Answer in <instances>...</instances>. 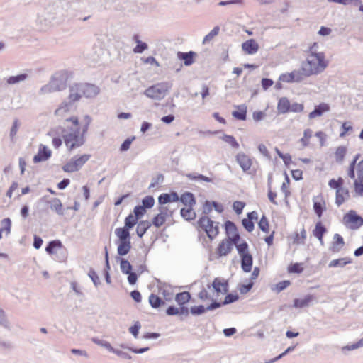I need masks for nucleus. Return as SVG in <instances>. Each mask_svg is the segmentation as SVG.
Listing matches in <instances>:
<instances>
[{"instance_id":"61","label":"nucleus","mask_w":363,"mask_h":363,"mask_svg":"<svg viewBox=\"0 0 363 363\" xmlns=\"http://www.w3.org/2000/svg\"><path fill=\"white\" fill-rule=\"evenodd\" d=\"M254 285L253 281H250L248 284H240L238 286V289L241 294H245L249 292Z\"/></svg>"},{"instance_id":"34","label":"nucleus","mask_w":363,"mask_h":363,"mask_svg":"<svg viewBox=\"0 0 363 363\" xmlns=\"http://www.w3.org/2000/svg\"><path fill=\"white\" fill-rule=\"evenodd\" d=\"M50 203L51 210L55 211L58 215H64V210L62 209V204L58 198H54L49 201Z\"/></svg>"},{"instance_id":"42","label":"nucleus","mask_w":363,"mask_h":363,"mask_svg":"<svg viewBox=\"0 0 363 363\" xmlns=\"http://www.w3.org/2000/svg\"><path fill=\"white\" fill-rule=\"evenodd\" d=\"M235 245H236L238 252L240 257H242L246 254H250L248 250L249 246L246 241L244 240L240 244H238V242L237 244Z\"/></svg>"},{"instance_id":"54","label":"nucleus","mask_w":363,"mask_h":363,"mask_svg":"<svg viewBox=\"0 0 363 363\" xmlns=\"http://www.w3.org/2000/svg\"><path fill=\"white\" fill-rule=\"evenodd\" d=\"M155 204V199L152 196H146L142 199V206L145 209L151 208Z\"/></svg>"},{"instance_id":"17","label":"nucleus","mask_w":363,"mask_h":363,"mask_svg":"<svg viewBox=\"0 0 363 363\" xmlns=\"http://www.w3.org/2000/svg\"><path fill=\"white\" fill-rule=\"evenodd\" d=\"M234 243L228 240H223L218 245L216 249V253L219 257L228 255L233 250V245Z\"/></svg>"},{"instance_id":"58","label":"nucleus","mask_w":363,"mask_h":363,"mask_svg":"<svg viewBox=\"0 0 363 363\" xmlns=\"http://www.w3.org/2000/svg\"><path fill=\"white\" fill-rule=\"evenodd\" d=\"M296 345H293V346H290L284 352H283L281 354H280L279 355H278L277 357H276L275 358H273V359H269V361L266 362L265 363H274L276 361L281 359L283 357H284L285 355H286L287 354H289V352H292L294 350V349L296 348Z\"/></svg>"},{"instance_id":"14","label":"nucleus","mask_w":363,"mask_h":363,"mask_svg":"<svg viewBox=\"0 0 363 363\" xmlns=\"http://www.w3.org/2000/svg\"><path fill=\"white\" fill-rule=\"evenodd\" d=\"M83 96L91 99L95 98L100 92V88L90 83H81Z\"/></svg>"},{"instance_id":"21","label":"nucleus","mask_w":363,"mask_h":363,"mask_svg":"<svg viewBox=\"0 0 363 363\" xmlns=\"http://www.w3.org/2000/svg\"><path fill=\"white\" fill-rule=\"evenodd\" d=\"M242 50L249 55L255 54L259 49L258 43L253 39H250L242 44Z\"/></svg>"},{"instance_id":"35","label":"nucleus","mask_w":363,"mask_h":363,"mask_svg":"<svg viewBox=\"0 0 363 363\" xmlns=\"http://www.w3.org/2000/svg\"><path fill=\"white\" fill-rule=\"evenodd\" d=\"M149 303L153 308H159L160 307L165 305V302L160 296L154 294H151L150 295Z\"/></svg>"},{"instance_id":"62","label":"nucleus","mask_w":363,"mask_h":363,"mask_svg":"<svg viewBox=\"0 0 363 363\" xmlns=\"http://www.w3.org/2000/svg\"><path fill=\"white\" fill-rule=\"evenodd\" d=\"M245 206V203L242 201H236L233 203V208L238 215L242 213Z\"/></svg>"},{"instance_id":"59","label":"nucleus","mask_w":363,"mask_h":363,"mask_svg":"<svg viewBox=\"0 0 363 363\" xmlns=\"http://www.w3.org/2000/svg\"><path fill=\"white\" fill-rule=\"evenodd\" d=\"M140 328L141 323L139 321H135L134 324L129 328L128 331L135 338H137L138 337L139 330Z\"/></svg>"},{"instance_id":"15","label":"nucleus","mask_w":363,"mask_h":363,"mask_svg":"<svg viewBox=\"0 0 363 363\" xmlns=\"http://www.w3.org/2000/svg\"><path fill=\"white\" fill-rule=\"evenodd\" d=\"M51 151L46 145H40L38 153L33 157V162L38 163L46 161L51 157Z\"/></svg>"},{"instance_id":"36","label":"nucleus","mask_w":363,"mask_h":363,"mask_svg":"<svg viewBox=\"0 0 363 363\" xmlns=\"http://www.w3.org/2000/svg\"><path fill=\"white\" fill-rule=\"evenodd\" d=\"M352 262V259L349 257H343V258H339L337 259L332 260L329 264L328 267L330 268L332 267H343L346 264H350Z\"/></svg>"},{"instance_id":"46","label":"nucleus","mask_w":363,"mask_h":363,"mask_svg":"<svg viewBox=\"0 0 363 363\" xmlns=\"http://www.w3.org/2000/svg\"><path fill=\"white\" fill-rule=\"evenodd\" d=\"M318 43L315 42L313 43L310 47H309V52L310 55L308 56H311V57H317L318 55H322L323 58L325 59V54L322 52H318Z\"/></svg>"},{"instance_id":"29","label":"nucleus","mask_w":363,"mask_h":363,"mask_svg":"<svg viewBox=\"0 0 363 363\" xmlns=\"http://www.w3.org/2000/svg\"><path fill=\"white\" fill-rule=\"evenodd\" d=\"M152 223L149 222L148 220H140L138 222L137 228H136V233L137 235L141 238L143 237V235L145 234L147 230L151 227Z\"/></svg>"},{"instance_id":"56","label":"nucleus","mask_w":363,"mask_h":363,"mask_svg":"<svg viewBox=\"0 0 363 363\" xmlns=\"http://www.w3.org/2000/svg\"><path fill=\"white\" fill-rule=\"evenodd\" d=\"M238 299L239 296L237 294H227L224 298V301H223V304H224V306L228 305L237 301Z\"/></svg>"},{"instance_id":"60","label":"nucleus","mask_w":363,"mask_h":363,"mask_svg":"<svg viewBox=\"0 0 363 363\" xmlns=\"http://www.w3.org/2000/svg\"><path fill=\"white\" fill-rule=\"evenodd\" d=\"M88 276L90 277L96 287L101 284L99 277L94 269H90Z\"/></svg>"},{"instance_id":"38","label":"nucleus","mask_w":363,"mask_h":363,"mask_svg":"<svg viewBox=\"0 0 363 363\" xmlns=\"http://www.w3.org/2000/svg\"><path fill=\"white\" fill-rule=\"evenodd\" d=\"M111 269L110 264H109V257H108V253L106 247H105V268H104V277L106 282L107 284L111 283V279L109 274V270Z\"/></svg>"},{"instance_id":"6","label":"nucleus","mask_w":363,"mask_h":363,"mask_svg":"<svg viewBox=\"0 0 363 363\" xmlns=\"http://www.w3.org/2000/svg\"><path fill=\"white\" fill-rule=\"evenodd\" d=\"M171 88L172 84L169 82L157 83L147 88L145 91V94L149 98L161 100L165 97Z\"/></svg>"},{"instance_id":"51","label":"nucleus","mask_w":363,"mask_h":363,"mask_svg":"<svg viewBox=\"0 0 363 363\" xmlns=\"http://www.w3.org/2000/svg\"><path fill=\"white\" fill-rule=\"evenodd\" d=\"M312 130L310 128H307L303 132V137L300 139V143L303 147H307L309 144V139L312 136Z\"/></svg>"},{"instance_id":"24","label":"nucleus","mask_w":363,"mask_h":363,"mask_svg":"<svg viewBox=\"0 0 363 363\" xmlns=\"http://www.w3.org/2000/svg\"><path fill=\"white\" fill-rule=\"evenodd\" d=\"M238 110L232 112V116L240 121H245L247 118V108L245 104L236 106Z\"/></svg>"},{"instance_id":"28","label":"nucleus","mask_w":363,"mask_h":363,"mask_svg":"<svg viewBox=\"0 0 363 363\" xmlns=\"http://www.w3.org/2000/svg\"><path fill=\"white\" fill-rule=\"evenodd\" d=\"M29 77L27 73H21L15 76H10L6 79V84L9 85L17 84L26 81Z\"/></svg>"},{"instance_id":"25","label":"nucleus","mask_w":363,"mask_h":363,"mask_svg":"<svg viewBox=\"0 0 363 363\" xmlns=\"http://www.w3.org/2000/svg\"><path fill=\"white\" fill-rule=\"evenodd\" d=\"M179 201L189 207H191V206H195L196 203L194 194L189 191H186L182 194Z\"/></svg>"},{"instance_id":"10","label":"nucleus","mask_w":363,"mask_h":363,"mask_svg":"<svg viewBox=\"0 0 363 363\" xmlns=\"http://www.w3.org/2000/svg\"><path fill=\"white\" fill-rule=\"evenodd\" d=\"M224 227L228 237L227 240L237 244L240 240V235L236 225L231 220H227L224 223Z\"/></svg>"},{"instance_id":"5","label":"nucleus","mask_w":363,"mask_h":363,"mask_svg":"<svg viewBox=\"0 0 363 363\" xmlns=\"http://www.w3.org/2000/svg\"><path fill=\"white\" fill-rule=\"evenodd\" d=\"M197 225L206 233L211 240L216 238L219 233V223L212 220L207 216H201L197 221Z\"/></svg>"},{"instance_id":"4","label":"nucleus","mask_w":363,"mask_h":363,"mask_svg":"<svg viewBox=\"0 0 363 363\" xmlns=\"http://www.w3.org/2000/svg\"><path fill=\"white\" fill-rule=\"evenodd\" d=\"M69 94L67 99L63 101L60 106L55 111V114L56 116L61 115L63 111H69L73 107L74 104L76 101H79V99L83 96L81 83H75L69 86Z\"/></svg>"},{"instance_id":"16","label":"nucleus","mask_w":363,"mask_h":363,"mask_svg":"<svg viewBox=\"0 0 363 363\" xmlns=\"http://www.w3.org/2000/svg\"><path fill=\"white\" fill-rule=\"evenodd\" d=\"M160 213L157 214L152 220V225L155 226L156 228L161 227L164 222L166 221V218L167 216V207H160L159 208Z\"/></svg>"},{"instance_id":"43","label":"nucleus","mask_w":363,"mask_h":363,"mask_svg":"<svg viewBox=\"0 0 363 363\" xmlns=\"http://www.w3.org/2000/svg\"><path fill=\"white\" fill-rule=\"evenodd\" d=\"M11 220L9 218H6L1 220L0 230H2L3 233L5 232L6 235H8L11 233Z\"/></svg>"},{"instance_id":"45","label":"nucleus","mask_w":363,"mask_h":363,"mask_svg":"<svg viewBox=\"0 0 363 363\" xmlns=\"http://www.w3.org/2000/svg\"><path fill=\"white\" fill-rule=\"evenodd\" d=\"M259 229L264 233H268L269 230V224L268 218L265 215H262L260 220L258 223Z\"/></svg>"},{"instance_id":"19","label":"nucleus","mask_w":363,"mask_h":363,"mask_svg":"<svg viewBox=\"0 0 363 363\" xmlns=\"http://www.w3.org/2000/svg\"><path fill=\"white\" fill-rule=\"evenodd\" d=\"M330 110V106L325 103H321L315 106L313 111H311L308 118L310 119L315 118L316 117L321 116L325 112H327Z\"/></svg>"},{"instance_id":"31","label":"nucleus","mask_w":363,"mask_h":363,"mask_svg":"<svg viewBox=\"0 0 363 363\" xmlns=\"http://www.w3.org/2000/svg\"><path fill=\"white\" fill-rule=\"evenodd\" d=\"M194 206L188 208H182L180 210L181 216L186 220L191 221L196 218V214L193 210Z\"/></svg>"},{"instance_id":"63","label":"nucleus","mask_w":363,"mask_h":363,"mask_svg":"<svg viewBox=\"0 0 363 363\" xmlns=\"http://www.w3.org/2000/svg\"><path fill=\"white\" fill-rule=\"evenodd\" d=\"M361 347H363V337L362 339H360L358 342H357L354 344L348 345L343 347L342 351L343 352L345 350L350 351V350H353L357 349Z\"/></svg>"},{"instance_id":"27","label":"nucleus","mask_w":363,"mask_h":363,"mask_svg":"<svg viewBox=\"0 0 363 363\" xmlns=\"http://www.w3.org/2000/svg\"><path fill=\"white\" fill-rule=\"evenodd\" d=\"M277 111L281 114L290 112V101L288 98L281 97L279 99L277 104Z\"/></svg>"},{"instance_id":"8","label":"nucleus","mask_w":363,"mask_h":363,"mask_svg":"<svg viewBox=\"0 0 363 363\" xmlns=\"http://www.w3.org/2000/svg\"><path fill=\"white\" fill-rule=\"evenodd\" d=\"M343 221L351 230H357L363 225V218L354 210L349 211L344 216Z\"/></svg>"},{"instance_id":"39","label":"nucleus","mask_w":363,"mask_h":363,"mask_svg":"<svg viewBox=\"0 0 363 363\" xmlns=\"http://www.w3.org/2000/svg\"><path fill=\"white\" fill-rule=\"evenodd\" d=\"M347 152V148L345 146H339L335 152V161L339 164H342Z\"/></svg>"},{"instance_id":"40","label":"nucleus","mask_w":363,"mask_h":363,"mask_svg":"<svg viewBox=\"0 0 363 363\" xmlns=\"http://www.w3.org/2000/svg\"><path fill=\"white\" fill-rule=\"evenodd\" d=\"M120 259V268L123 274H130L133 271L131 264L124 258H118Z\"/></svg>"},{"instance_id":"48","label":"nucleus","mask_w":363,"mask_h":363,"mask_svg":"<svg viewBox=\"0 0 363 363\" xmlns=\"http://www.w3.org/2000/svg\"><path fill=\"white\" fill-rule=\"evenodd\" d=\"M303 267H302V264L298 262H296L294 264H291L288 267V272L289 273H294V274H301L303 272Z\"/></svg>"},{"instance_id":"32","label":"nucleus","mask_w":363,"mask_h":363,"mask_svg":"<svg viewBox=\"0 0 363 363\" xmlns=\"http://www.w3.org/2000/svg\"><path fill=\"white\" fill-rule=\"evenodd\" d=\"M327 232V228L321 221L316 223L315 228L313 230V235L318 240H321L324 234Z\"/></svg>"},{"instance_id":"3","label":"nucleus","mask_w":363,"mask_h":363,"mask_svg":"<svg viewBox=\"0 0 363 363\" xmlns=\"http://www.w3.org/2000/svg\"><path fill=\"white\" fill-rule=\"evenodd\" d=\"M68 79L69 74L66 71H60L55 73L52 76L50 82L40 89L39 94H47L65 89Z\"/></svg>"},{"instance_id":"49","label":"nucleus","mask_w":363,"mask_h":363,"mask_svg":"<svg viewBox=\"0 0 363 363\" xmlns=\"http://www.w3.org/2000/svg\"><path fill=\"white\" fill-rule=\"evenodd\" d=\"M0 325L3 328L11 330L9 321L6 317L4 311L0 308Z\"/></svg>"},{"instance_id":"30","label":"nucleus","mask_w":363,"mask_h":363,"mask_svg":"<svg viewBox=\"0 0 363 363\" xmlns=\"http://www.w3.org/2000/svg\"><path fill=\"white\" fill-rule=\"evenodd\" d=\"M345 196L347 198L350 197V192L347 189L343 187L341 189H337L335 196V203L337 206H340L345 202Z\"/></svg>"},{"instance_id":"23","label":"nucleus","mask_w":363,"mask_h":363,"mask_svg":"<svg viewBox=\"0 0 363 363\" xmlns=\"http://www.w3.org/2000/svg\"><path fill=\"white\" fill-rule=\"evenodd\" d=\"M241 258V268L245 272H250L252 270L253 258L251 254H246Z\"/></svg>"},{"instance_id":"9","label":"nucleus","mask_w":363,"mask_h":363,"mask_svg":"<svg viewBox=\"0 0 363 363\" xmlns=\"http://www.w3.org/2000/svg\"><path fill=\"white\" fill-rule=\"evenodd\" d=\"M116 235L118 237V255L120 256H125L130 252L131 249L130 235H121L115 232Z\"/></svg>"},{"instance_id":"52","label":"nucleus","mask_w":363,"mask_h":363,"mask_svg":"<svg viewBox=\"0 0 363 363\" xmlns=\"http://www.w3.org/2000/svg\"><path fill=\"white\" fill-rule=\"evenodd\" d=\"M206 311H207V309L203 305L194 306L190 308V313L193 315H200L203 314Z\"/></svg>"},{"instance_id":"26","label":"nucleus","mask_w":363,"mask_h":363,"mask_svg":"<svg viewBox=\"0 0 363 363\" xmlns=\"http://www.w3.org/2000/svg\"><path fill=\"white\" fill-rule=\"evenodd\" d=\"M314 299V296L311 294L306 295L303 298H294L293 306L295 308H302L308 306L309 303Z\"/></svg>"},{"instance_id":"7","label":"nucleus","mask_w":363,"mask_h":363,"mask_svg":"<svg viewBox=\"0 0 363 363\" xmlns=\"http://www.w3.org/2000/svg\"><path fill=\"white\" fill-rule=\"evenodd\" d=\"M91 155L84 154L79 157H74L72 160L62 167L65 172H74L78 171L90 158Z\"/></svg>"},{"instance_id":"44","label":"nucleus","mask_w":363,"mask_h":363,"mask_svg":"<svg viewBox=\"0 0 363 363\" xmlns=\"http://www.w3.org/2000/svg\"><path fill=\"white\" fill-rule=\"evenodd\" d=\"M313 210L317 216L321 218L323 212L326 210L325 203L323 202V203H322L318 201H315L313 203Z\"/></svg>"},{"instance_id":"13","label":"nucleus","mask_w":363,"mask_h":363,"mask_svg":"<svg viewBox=\"0 0 363 363\" xmlns=\"http://www.w3.org/2000/svg\"><path fill=\"white\" fill-rule=\"evenodd\" d=\"M279 81L286 83L301 82L304 78L299 69L294 70L290 73L281 74L279 77Z\"/></svg>"},{"instance_id":"55","label":"nucleus","mask_w":363,"mask_h":363,"mask_svg":"<svg viewBox=\"0 0 363 363\" xmlns=\"http://www.w3.org/2000/svg\"><path fill=\"white\" fill-rule=\"evenodd\" d=\"M147 48L148 45L146 43L141 40H136V46L133 48V52L135 53H143Z\"/></svg>"},{"instance_id":"11","label":"nucleus","mask_w":363,"mask_h":363,"mask_svg":"<svg viewBox=\"0 0 363 363\" xmlns=\"http://www.w3.org/2000/svg\"><path fill=\"white\" fill-rule=\"evenodd\" d=\"M45 251L49 255H55L57 253H60L62 255L61 259H66L65 250L62 249V244L61 241L59 240H55L49 242L45 247Z\"/></svg>"},{"instance_id":"47","label":"nucleus","mask_w":363,"mask_h":363,"mask_svg":"<svg viewBox=\"0 0 363 363\" xmlns=\"http://www.w3.org/2000/svg\"><path fill=\"white\" fill-rule=\"evenodd\" d=\"M91 341L95 344L106 348L111 352L113 350V347L111 346V345L106 340H100L97 337H92Z\"/></svg>"},{"instance_id":"57","label":"nucleus","mask_w":363,"mask_h":363,"mask_svg":"<svg viewBox=\"0 0 363 363\" xmlns=\"http://www.w3.org/2000/svg\"><path fill=\"white\" fill-rule=\"evenodd\" d=\"M146 213V209L144 206H142L141 205H138L135 206L133 209V213L134 216L136 218V219H140Z\"/></svg>"},{"instance_id":"64","label":"nucleus","mask_w":363,"mask_h":363,"mask_svg":"<svg viewBox=\"0 0 363 363\" xmlns=\"http://www.w3.org/2000/svg\"><path fill=\"white\" fill-rule=\"evenodd\" d=\"M354 191L359 196H363V182L357 179L354 182Z\"/></svg>"},{"instance_id":"53","label":"nucleus","mask_w":363,"mask_h":363,"mask_svg":"<svg viewBox=\"0 0 363 363\" xmlns=\"http://www.w3.org/2000/svg\"><path fill=\"white\" fill-rule=\"evenodd\" d=\"M220 30V27L218 26H215L212 30L208 33L203 38V43L211 41L215 36H216Z\"/></svg>"},{"instance_id":"22","label":"nucleus","mask_w":363,"mask_h":363,"mask_svg":"<svg viewBox=\"0 0 363 363\" xmlns=\"http://www.w3.org/2000/svg\"><path fill=\"white\" fill-rule=\"evenodd\" d=\"M333 240L330 247V250L333 252H338L345 245L344 239L340 234L335 233L333 236Z\"/></svg>"},{"instance_id":"41","label":"nucleus","mask_w":363,"mask_h":363,"mask_svg":"<svg viewBox=\"0 0 363 363\" xmlns=\"http://www.w3.org/2000/svg\"><path fill=\"white\" fill-rule=\"evenodd\" d=\"M344 179L342 177H339L337 180L335 179H332L329 181L328 185L331 189H335L337 191V189H341L343 188Z\"/></svg>"},{"instance_id":"20","label":"nucleus","mask_w":363,"mask_h":363,"mask_svg":"<svg viewBox=\"0 0 363 363\" xmlns=\"http://www.w3.org/2000/svg\"><path fill=\"white\" fill-rule=\"evenodd\" d=\"M196 56V52L193 51H189L188 52H178L177 57L179 60H183L184 64L186 66L191 65L195 60L194 57Z\"/></svg>"},{"instance_id":"37","label":"nucleus","mask_w":363,"mask_h":363,"mask_svg":"<svg viewBox=\"0 0 363 363\" xmlns=\"http://www.w3.org/2000/svg\"><path fill=\"white\" fill-rule=\"evenodd\" d=\"M186 177L191 180H201L206 182H212L216 184L213 178L204 176L201 174L188 173L186 174Z\"/></svg>"},{"instance_id":"2","label":"nucleus","mask_w":363,"mask_h":363,"mask_svg":"<svg viewBox=\"0 0 363 363\" xmlns=\"http://www.w3.org/2000/svg\"><path fill=\"white\" fill-rule=\"evenodd\" d=\"M328 65V62L323 58L322 55H318L317 57H311V56H308L306 60L301 62L299 70L305 79L312 75L321 73L325 70Z\"/></svg>"},{"instance_id":"18","label":"nucleus","mask_w":363,"mask_h":363,"mask_svg":"<svg viewBox=\"0 0 363 363\" xmlns=\"http://www.w3.org/2000/svg\"><path fill=\"white\" fill-rule=\"evenodd\" d=\"M236 160L243 172L249 170L252 165L250 158L244 153H238L236 156Z\"/></svg>"},{"instance_id":"33","label":"nucleus","mask_w":363,"mask_h":363,"mask_svg":"<svg viewBox=\"0 0 363 363\" xmlns=\"http://www.w3.org/2000/svg\"><path fill=\"white\" fill-rule=\"evenodd\" d=\"M191 298L189 291H183L176 294L175 301L179 306H184L187 303Z\"/></svg>"},{"instance_id":"50","label":"nucleus","mask_w":363,"mask_h":363,"mask_svg":"<svg viewBox=\"0 0 363 363\" xmlns=\"http://www.w3.org/2000/svg\"><path fill=\"white\" fill-rule=\"evenodd\" d=\"M221 139L225 143L230 144L233 148L237 149L239 147V143L233 135L224 134Z\"/></svg>"},{"instance_id":"12","label":"nucleus","mask_w":363,"mask_h":363,"mask_svg":"<svg viewBox=\"0 0 363 363\" xmlns=\"http://www.w3.org/2000/svg\"><path fill=\"white\" fill-rule=\"evenodd\" d=\"M138 223V219L132 214L130 213L125 219V225L123 228H118L115 232L121 233V235H130V230Z\"/></svg>"},{"instance_id":"1","label":"nucleus","mask_w":363,"mask_h":363,"mask_svg":"<svg viewBox=\"0 0 363 363\" xmlns=\"http://www.w3.org/2000/svg\"><path fill=\"white\" fill-rule=\"evenodd\" d=\"M79 125L78 118L72 116L65 119L62 125L51 128L48 135H62L68 151L71 152L80 147L86 142L85 135L89 130V125L84 124L81 133Z\"/></svg>"}]
</instances>
